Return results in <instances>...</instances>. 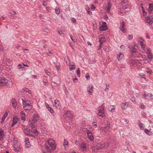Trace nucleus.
<instances>
[{"label": "nucleus", "instance_id": "f257e3e1", "mask_svg": "<svg viewBox=\"0 0 153 153\" xmlns=\"http://www.w3.org/2000/svg\"><path fill=\"white\" fill-rule=\"evenodd\" d=\"M45 145V148L48 152H51L56 149V144L54 141L51 139L47 141Z\"/></svg>", "mask_w": 153, "mask_h": 153}, {"label": "nucleus", "instance_id": "f03ea898", "mask_svg": "<svg viewBox=\"0 0 153 153\" xmlns=\"http://www.w3.org/2000/svg\"><path fill=\"white\" fill-rule=\"evenodd\" d=\"M22 102L23 108L25 111H29L31 110L32 108V105L30 101L28 100H25L22 99Z\"/></svg>", "mask_w": 153, "mask_h": 153}, {"label": "nucleus", "instance_id": "7ed1b4c3", "mask_svg": "<svg viewBox=\"0 0 153 153\" xmlns=\"http://www.w3.org/2000/svg\"><path fill=\"white\" fill-rule=\"evenodd\" d=\"M146 53L149 59V63L152 65H153V55L151 52L150 49L149 48H147Z\"/></svg>", "mask_w": 153, "mask_h": 153}, {"label": "nucleus", "instance_id": "20e7f679", "mask_svg": "<svg viewBox=\"0 0 153 153\" xmlns=\"http://www.w3.org/2000/svg\"><path fill=\"white\" fill-rule=\"evenodd\" d=\"M104 106L102 104L98 108V115L100 116H101L102 117H104L105 116L104 110Z\"/></svg>", "mask_w": 153, "mask_h": 153}, {"label": "nucleus", "instance_id": "39448f33", "mask_svg": "<svg viewBox=\"0 0 153 153\" xmlns=\"http://www.w3.org/2000/svg\"><path fill=\"white\" fill-rule=\"evenodd\" d=\"M8 82V80L5 77L2 76L0 77V86L6 85Z\"/></svg>", "mask_w": 153, "mask_h": 153}, {"label": "nucleus", "instance_id": "423d86ee", "mask_svg": "<svg viewBox=\"0 0 153 153\" xmlns=\"http://www.w3.org/2000/svg\"><path fill=\"white\" fill-rule=\"evenodd\" d=\"M128 48L130 50L129 52L131 54L138 53L137 49L134 48V47H132V45H129Z\"/></svg>", "mask_w": 153, "mask_h": 153}, {"label": "nucleus", "instance_id": "0eeeda50", "mask_svg": "<svg viewBox=\"0 0 153 153\" xmlns=\"http://www.w3.org/2000/svg\"><path fill=\"white\" fill-rule=\"evenodd\" d=\"M110 128V125L109 124L104 125L100 128L101 130L105 132L108 131Z\"/></svg>", "mask_w": 153, "mask_h": 153}, {"label": "nucleus", "instance_id": "6e6552de", "mask_svg": "<svg viewBox=\"0 0 153 153\" xmlns=\"http://www.w3.org/2000/svg\"><path fill=\"white\" fill-rule=\"evenodd\" d=\"M28 125L29 127L32 128H35L36 126V123L33 121L31 120H29L28 121Z\"/></svg>", "mask_w": 153, "mask_h": 153}, {"label": "nucleus", "instance_id": "1a4fd4ad", "mask_svg": "<svg viewBox=\"0 0 153 153\" xmlns=\"http://www.w3.org/2000/svg\"><path fill=\"white\" fill-rule=\"evenodd\" d=\"M87 134L88 135V137L90 140L91 141H93L94 138L90 130H88L87 131Z\"/></svg>", "mask_w": 153, "mask_h": 153}, {"label": "nucleus", "instance_id": "9d476101", "mask_svg": "<svg viewBox=\"0 0 153 153\" xmlns=\"http://www.w3.org/2000/svg\"><path fill=\"white\" fill-rule=\"evenodd\" d=\"M80 149L83 152H85L86 151V144L84 143H82L79 146Z\"/></svg>", "mask_w": 153, "mask_h": 153}, {"label": "nucleus", "instance_id": "9b49d317", "mask_svg": "<svg viewBox=\"0 0 153 153\" xmlns=\"http://www.w3.org/2000/svg\"><path fill=\"white\" fill-rule=\"evenodd\" d=\"M20 115L21 116V120L23 121V123H24L26 120V114L23 111H22L20 112Z\"/></svg>", "mask_w": 153, "mask_h": 153}, {"label": "nucleus", "instance_id": "f8f14e48", "mask_svg": "<svg viewBox=\"0 0 153 153\" xmlns=\"http://www.w3.org/2000/svg\"><path fill=\"white\" fill-rule=\"evenodd\" d=\"M106 23L105 22H104L103 23V25L100 27V30L101 31H105L107 29V27L106 25Z\"/></svg>", "mask_w": 153, "mask_h": 153}, {"label": "nucleus", "instance_id": "ddd939ff", "mask_svg": "<svg viewBox=\"0 0 153 153\" xmlns=\"http://www.w3.org/2000/svg\"><path fill=\"white\" fill-rule=\"evenodd\" d=\"M19 120L18 117H14L13 120V122L11 124V126H13L15 125L19 121Z\"/></svg>", "mask_w": 153, "mask_h": 153}, {"label": "nucleus", "instance_id": "4468645a", "mask_svg": "<svg viewBox=\"0 0 153 153\" xmlns=\"http://www.w3.org/2000/svg\"><path fill=\"white\" fill-rule=\"evenodd\" d=\"M65 115L66 117H69L70 118H72L71 112L69 111H66L65 112Z\"/></svg>", "mask_w": 153, "mask_h": 153}, {"label": "nucleus", "instance_id": "2eb2a0df", "mask_svg": "<svg viewBox=\"0 0 153 153\" xmlns=\"http://www.w3.org/2000/svg\"><path fill=\"white\" fill-rule=\"evenodd\" d=\"M145 22L152 25L153 23V21L152 19H150L149 17V16L146 18Z\"/></svg>", "mask_w": 153, "mask_h": 153}, {"label": "nucleus", "instance_id": "dca6fc26", "mask_svg": "<svg viewBox=\"0 0 153 153\" xmlns=\"http://www.w3.org/2000/svg\"><path fill=\"white\" fill-rule=\"evenodd\" d=\"M59 79V78L58 76H54L52 77V81L53 82L56 83Z\"/></svg>", "mask_w": 153, "mask_h": 153}, {"label": "nucleus", "instance_id": "f3484780", "mask_svg": "<svg viewBox=\"0 0 153 153\" xmlns=\"http://www.w3.org/2000/svg\"><path fill=\"white\" fill-rule=\"evenodd\" d=\"M8 115V113L7 112H6L3 115L1 119V122L2 123L4 122L5 119Z\"/></svg>", "mask_w": 153, "mask_h": 153}, {"label": "nucleus", "instance_id": "a211bd4d", "mask_svg": "<svg viewBox=\"0 0 153 153\" xmlns=\"http://www.w3.org/2000/svg\"><path fill=\"white\" fill-rule=\"evenodd\" d=\"M22 129L24 131V132L25 134L27 135L29 133H30V129L26 128L24 127H22Z\"/></svg>", "mask_w": 153, "mask_h": 153}, {"label": "nucleus", "instance_id": "6ab92c4d", "mask_svg": "<svg viewBox=\"0 0 153 153\" xmlns=\"http://www.w3.org/2000/svg\"><path fill=\"white\" fill-rule=\"evenodd\" d=\"M55 104L56 107L57 108H60L61 105L60 103L58 100H55Z\"/></svg>", "mask_w": 153, "mask_h": 153}, {"label": "nucleus", "instance_id": "aec40b11", "mask_svg": "<svg viewBox=\"0 0 153 153\" xmlns=\"http://www.w3.org/2000/svg\"><path fill=\"white\" fill-rule=\"evenodd\" d=\"M22 91H23V93L25 94H31V91H30V90L26 88H24L22 89Z\"/></svg>", "mask_w": 153, "mask_h": 153}, {"label": "nucleus", "instance_id": "412c9836", "mask_svg": "<svg viewBox=\"0 0 153 153\" xmlns=\"http://www.w3.org/2000/svg\"><path fill=\"white\" fill-rule=\"evenodd\" d=\"M93 88V87L92 86H89L88 88V91L90 93L91 95H92V94Z\"/></svg>", "mask_w": 153, "mask_h": 153}, {"label": "nucleus", "instance_id": "4be33fe9", "mask_svg": "<svg viewBox=\"0 0 153 153\" xmlns=\"http://www.w3.org/2000/svg\"><path fill=\"white\" fill-rule=\"evenodd\" d=\"M38 119L39 118H38L37 115L35 114L33 116L32 120H31L33 121H34V122L36 123L38 120Z\"/></svg>", "mask_w": 153, "mask_h": 153}, {"label": "nucleus", "instance_id": "5701e85b", "mask_svg": "<svg viewBox=\"0 0 153 153\" xmlns=\"http://www.w3.org/2000/svg\"><path fill=\"white\" fill-rule=\"evenodd\" d=\"M105 39L104 37H102L99 39V41L100 44L102 45L105 42Z\"/></svg>", "mask_w": 153, "mask_h": 153}, {"label": "nucleus", "instance_id": "b1692460", "mask_svg": "<svg viewBox=\"0 0 153 153\" xmlns=\"http://www.w3.org/2000/svg\"><path fill=\"white\" fill-rule=\"evenodd\" d=\"M104 147V146L103 145L98 144L97 146L96 147V149H95L100 150L102 149Z\"/></svg>", "mask_w": 153, "mask_h": 153}, {"label": "nucleus", "instance_id": "393cba45", "mask_svg": "<svg viewBox=\"0 0 153 153\" xmlns=\"http://www.w3.org/2000/svg\"><path fill=\"white\" fill-rule=\"evenodd\" d=\"M14 150L17 152H18L20 151V147L16 144H14Z\"/></svg>", "mask_w": 153, "mask_h": 153}, {"label": "nucleus", "instance_id": "a878e982", "mask_svg": "<svg viewBox=\"0 0 153 153\" xmlns=\"http://www.w3.org/2000/svg\"><path fill=\"white\" fill-rule=\"evenodd\" d=\"M124 55L123 54L121 53H119V54L117 55V58L118 60L119 61L123 57Z\"/></svg>", "mask_w": 153, "mask_h": 153}, {"label": "nucleus", "instance_id": "bb28decb", "mask_svg": "<svg viewBox=\"0 0 153 153\" xmlns=\"http://www.w3.org/2000/svg\"><path fill=\"white\" fill-rule=\"evenodd\" d=\"M111 7V4L110 3H108L107 6L106 7V11L108 12H109L110 11V9Z\"/></svg>", "mask_w": 153, "mask_h": 153}, {"label": "nucleus", "instance_id": "cd10ccee", "mask_svg": "<svg viewBox=\"0 0 153 153\" xmlns=\"http://www.w3.org/2000/svg\"><path fill=\"white\" fill-rule=\"evenodd\" d=\"M127 103L125 102L122 103L121 104V107L122 109H126L127 107Z\"/></svg>", "mask_w": 153, "mask_h": 153}, {"label": "nucleus", "instance_id": "c85d7f7f", "mask_svg": "<svg viewBox=\"0 0 153 153\" xmlns=\"http://www.w3.org/2000/svg\"><path fill=\"white\" fill-rule=\"evenodd\" d=\"M11 102L13 106L16 107L17 105V104L15 101V100L14 99H13L11 100Z\"/></svg>", "mask_w": 153, "mask_h": 153}, {"label": "nucleus", "instance_id": "c756f323", "mask_svg": "<svg viewBox=\"0 0 153 153\" xmlns=\"http://www.w3.org/2000/svg\"><path fill=\"white\" fill-rule=\"evenodd\" d=\"M114 106L113 105H110L108 107V109L109 111L113 112L114 111Z\"/></svg>", "mask_w": 153, "mask_h": 153}, {"label": "nucleus", "instance_id": "7c9ffc66", "mask_svg": "<svg viewBox=\"0 0 153 153\" xmlns=\"http://www.w3.org/2000/svg\"><path fill=\"white\" fill-rule=\"evenodd\" d=\"M145 132L149 135H151L152 134V132L147 129L144 130Z\"/></svg>", "mask_w": 153, "mask_h": 153}, {"label": "nucleus", "instance_id": "2f4dec72", "mask_svg": "<svg viewBox=\"0 0 153 153\" xmlns=\"http://www.w3.org/2000/svg\"><path fill=\"white\" fill-rule=\"evenodd\" d=\"M122 9H127L129 7V5L128 4H122Z\"/></svg>", "mask_w": 153, "mask_h": 153}, {"label": "nucleus", "instance_id": "473e14b6", "mask_svg": "<svg viewBox=\"0 0 153 153\" xmlns=\"http://www.w3.org/2000/svg\"><path fill=\"white\" fill-rule=\"evenodd\" d=\"M153 9V5L152 4H150V5L149 6V11L150 12V13H151V12H152V10Z\"/></svg>", "mask_w": 153, "mask_h": 153}, {"label": "nucleus", "instance_id": "72a5a7b5", "mask_svg": "<svg viewBox=\"0 0 153 153\" xmlns=\"http://www.w3.org/2000/svg\"><path fill=\"white\" fill-rule=\"evenodd\" d=\"M139 39H140L139 40V42L141 46L142 45H144L143 43V41L144 40L141 38H140Z\"/></svg>", "mask_w": 153, "mask_h": 153}, {"label": "nucleus", "instance_id": "f704fd0d", "mask_svg": "<svg viewBox=\"0 0 153 153\" xmlns=\"http://www.w3.org/2000/svg\"><path fill=\"white\" fill-rule=\"evenodd\" d=\"M3 131L2 130H0V140H2L4 137Z\"/></svg>", "mask_w": 153, "mask_h": 153}, {"label": "nucleus", "instance_id": "c9c22d12", "mask_svg": "<svg viewBox=\"0 0 153 153\" xmlns=\"http://www.w3.org/2000/svg\"><path fill=\"white\" fill-rule=\"evenodd\" d=\"M55 11L56 14H59L60 13V10L58 7H56L55 9Z\"/></svg>", "mask_w": 153, "mask_h": 153}, {"label": "nucleus", "instance_id": "e433bc0d", "mask_svg": "<svg viewBox=\"0 0 153 153\" xmlns=\"http://www.w3.org/2000/svg\"><path fill=\"white\" fill-rule=\"evenodd\" d=\"M48 111H49L51 113H53L54 111L51 107H48L47 108Z\"/></svg>", "mask_w": 153, "mask_h": 153}, {"label": "nucleus", "instance_id": "4c0bfd02", "mask_svg": "<svg viewBox=\"0 0 153 153\" xmlns=\"http://www.w3.org/2000/svg\"><path fill=\"white\" fill-rule=\"evenodd\" d=\"M146 72L148 73H149L150 74H151L152 72V70L148 68H146Z\"/></svg>", "mask_w": 153, "mask_h": 153}, {"label": "nucleus", "instance_id": "58836bf2", "mask_svg": "<svg viewBox=\"0 0 153 153\" xmlns=\"http://www.w3.org/2000/svg\"><path fill=\"white\" fill-rule=\"evenodd\" d=\"M120 26L121 27H123L125 26V24L124 21H122L120 23Z\"/></svg>", "mask_w": 153, "mask_h": 153}, {"label": "nucleus", "instance_id": "ea45409f", "mask_svg": "<svg viewBox=\"0 0 153 153\" xmlns=\"http://www.w3.org/2000/svg\"><path fill=\"white\" fill-rule=\"evenodd\" d=\"M25 146L26 148H29L30 146V143H25Z\"/></svg>", "mask_w": 153, "mask_h": 153}, {"label": "nucleus", "instance_id": "a19ab883", "mask_svg": "<svg viewBox=\"0 0 153 153\" xmlns=\"http://www.w3.org/2000/svg\"><path fill=\"white\" fill-rule=\"evenodd\" d=\"M68 141L67 140H64V146L65 147L66 146H68Z\"/></svg>", "mask_w": 153, "mask_h": 153}, {"label": "nucleus", "instance_id": "79ce46f5", "mask_svg": "<svg viewBox=\"0 0 153 153\" xmlns=\"http://www.w3.org/2000/svg\"><path fill=\"white\" fill-rule=\"evenodd\" d=\"M133 36L132 35H128L127 39L129 40H131L133 39Z\"/></svg>", "mask_w": 153, "mask_h": 153}, {"label": "nucleus", "instance_id": "37998d69", "mask_svg": "<svg viewBox=\"0 0 153 153\" xmlns=\"http://www.w3.org/2000/svg\"><path fill=\"white\" fill-rule=\"evenodd\" d=\"M139 126L141 129H143L144 128V126L142 123H140L139 124Z\"/></svg>", "mask_w": 153, "mask_h": 153}, {"label": "nucleus", "instance_id": "c03bdc74", "mask_svg": "<svg viewBox=\"0 0 153 153\" xmlns=\"http://www.w3.org/2000/svg\"><path fill=\"white\" fill-rule=\"evenodd\" d=\"M104 50L105 52L107 53L109 52V51H110V49L108 47H106L105 48Z\"/></svg>", "mask_w": 153, "mask_h": 153}, {"label": "nucleus", "instance_id": "a18cd8bd", "mask_svg": "<svg viewBox=\"0 0 153 153\" xmlns=\"http://www.w3.org/2000/svg\"><path fill=\"white\" fill-rule=\"evenodd\" d=\"M120 30L123 32V33H126V30L124 29V27H120Z\"/></svg>", "mask_w": 153, "mask_h": 153}, {"label": "nucleus", "instance_id": "49530a36", "mask_svg": "<svg viewBox=\"0 0 153 153\" xmlns=\"http://www.w3.org/2000/svg\"><path fill=\"white\" fill-rule=\"evenodd\" d=\"M30 132H32L35 134L37 133L38 131L36 129H32L31 130H30Z\"/></svg>", "mask_w": 153, "mask_h": 153}, {"label": "nucleus", "instance_id": "de8ad7c7", "mask_svg": "<svg viewBox=\"0 0 153 153\" xmlns=\"http://www.w3.org/2000/svg\"><path fill=\"white\" fill-rule=\"evenodd\" d=\"M141 105L140 107V109H144L146 107L143 104L141 103Z\"/></svg>", "mask_w": 153, "mask_h": 153}, {"label": "nucleus", "instance_id": "09e8293b", "mask_svg": "<svg viewBox=\"0 0 153 153\" xmlns=\"http://www.w3.org/2000/svg\"><path fill=\"white\" fill-rule=\"evenodd\" d=\"M43 31L45 32L48 33L49 32V30L47 28L45 27L43 29Z\"/></svg>", "mask_w": 153, "mask_h": 153}, {"label": "nucleus", "instance_id": "8fccbe9b", "mask_svg": "<svg viewBox=\"0 0 153 153\" xmlns=\"http://www.w3.org/2000/svg\"><path fill=\"white\" fill-rule=\"evenodd\" d=\"M93 126L95 127H96L97 126V123L96 122H93L92 123Z\"/></svg>", "mask_w": 153, "mask_h": 153}, {"label": "nucleus", "instance_id": "3c124183", "mask_svg": "<svg viewBox=\"0 0 153 153\" xmlns=\"http://www.w3.org/2000/svg\"><path fill=\"white\" fill-rule=\"evenodd\" d=\"M25 143L29 142V139L28 138H25Z\"/></svg>", "mask_w": 153, "mask_h": 153}, {"label": "nucleus", "instance_id": "603ef678", "mask_svg": "<svg viewBox=\"0 0 153 153\" xmlns=\"http://www.w3.org/2000/svg\"><path fill=\"white\" fill-rule=\"evenodd\" d=\"M70 37L72 40L73 41L74 43H75L76 42V40L75 39L73 38V37L72 36H70Z\"/></svg>", "mask_w": 153, "mask_h": 153}, {"label": "nucleus", "instance_id": "864d4df0", "mask_svg": "<svg viewBox=\"0 0 153 153\" xmlns=\"http://www.w3.org/2000/svg\"><path fill=\"white\" fill-rule=\"evenodd\" d=\"M140 76L141 78H143L144 79H146L145 75L143 74H140Z\"/></svg>", "mask_w": 153, "mask_h": 153}, {"label": "nucleus", "instance_id": "5fc2aeb1", "mask_svg": "<svg viewBox=\"0 0 153 153\" xmlns=\"http://www.w3.org/2000/svg\"><path fill=\"white\" fill-rule=\"evenodd\" d=\"M76 74L78 76H79L80 74V70L79 68H78L77 70Z\"/></svg>", "mask_w": 153, "mask_h": 153}, {"label": "nucleus", "instance_id": "6e6d98bb", "mask_svg": "<svg viewBox=\"0 0 153 153\" xmlns=\"http://www.w3.org/2000/svg\"><path fill=\"white\" fill-rule=\"evenodd\" d=\"M72 66V67H70V68H69V69H70V70H71V71L72 70H74V69H75V67H73V66H74V65H71V66Z\"/></svg>", "mask_w": 153, "mask_h": 153}, {"label": "nucleus", "instance_id": "4d7b16f0", "mask_svg": "<svg viewBox=\"0 0 153 153\" xmlns=\"http://www.w3.org/2000/svg\"><path fill=\"white\" fill-rule=\"evenodd\" d=\"M102 47V45L100 44L97 47V50H100L101 49Z\"/></svg>", "mask_w": 153, "mask_h": 153}, {"label": "nucleus", "instance_id": "13d9d810", "mask_svg": "<svg viewBox=\"0 0 153 153\" xmlns=\"http://www.w3.org/2000/svg\"><path fill=\"white\" fill-rule=\"evenodd\" d=\"M66 62L67 64L68 65H70V62L69 59L67 58V60H66Z\"/></svg>", "mask_w": 153, "mask_h": 153}, {"label": "nucleus", "instance_id": "bf43d9fd", "mask_svg": "<svg viewBox=\"0 0 153 153\" xmlns=\"http://www.w3.org/2000/svg\"><path fill=\"white\" fill-rule=\"evenodd\" d=\"M45 72L47 74V75H48L49 76H50L51 73L48 71L46 70Z\"/></svg>", "mask_w": 153, "mask_h": 153}, {"label": "nucleus", "instance_id": "052dcab7", "mask_svg": "<svg viewBox=\"0 0 153 153\" xmlns=\"http://www.w3.org/2000/svg\"><path fill=\"white\" fill-rule=\"evenodd\" d=\"M71 21L73 23H74L76 22V19L74 18L72 19Z\"/></svg>", "mask_w": 153, "mask_h": 153}, {"label": "nucleus", "instance_id": "680f3d73", "mask_svg": "<svg viewBox=\"0 0 153 153\" xmlns=\"http://www.w3.org/2000/svg\"><path fill=\"white\" fill-rule=\"evenodd\" d=\"M120 48L122 49H124L126 48V46L123 45H121Z\"/></svg>", "mask_w": 153, "mask_h": 153}, {"label": "nucleus", "instance_id": "e2e57ef3", "mask_svg": "<svg viewBox=\"0 0 153 153\" xmlns=\"http://www.w3.org/2000/svg\"><path fill=\"white\" fill-rule=\"evenodd\" d=\"M145 48H146V46H145V45H142V46H141L142 48L144 51L146 49Z\"/></svg>", "mask_w": 153, "mask_h": 153}, {"label": "nucleus", "instance_id": "0e129e2a", "mask_svg": "<svg viewBox=\"0 0 153 153\" xmlns=\"http://www.w3.org/2000/svg\"><path fill=\"white\" fill-rule=\"evenodd\" d=\"M42 5L44 6H47V3L45 1L42 2Z\"/></svg>", "mask_w": 153, "mask_h": 153}, {"label": "nucleus", "instance_id": "69168bd1", "mask_svg": "<svg viewBox=\"0 0 153 153\" xmlns=\"http://www.w3.org/2000/svg\"><path fill=\"white\" fill-rule=\"evenodd\" d=\"M126 3V1L125 0H123L120 3V4L122 5V4H124Z\"/></svg>", "mask_w": 153, "mask_h": 153}, {"label": "nucleus", "instance_id": "338daca9", "mask_svg": "<svg viewBox=\"0 0 153 153\" xmlns=\"http://www.w3.org/2000/svg\"><path fill=\"white\" fill-rule=\"evenodd\" d=\"M58 33L59 34H62V30H58Z\"/></svg>", "mask_w": 153, "mask_h": 153}, {"label": "nucleus", "instance_id": "774afa93", "mask_svg": "<svg viewBox=\"0 0 153 153\" xmlns=\"http://www.w3.org/2000/svg\"><path fill=\"white\" fill-rule=\"evenodd\" d=\"M147 97H152L153 96V95L152 94L149 93L147 94Z\"/></svg>", "mask_w": 153, "mask_h": 153}]
</instances>
